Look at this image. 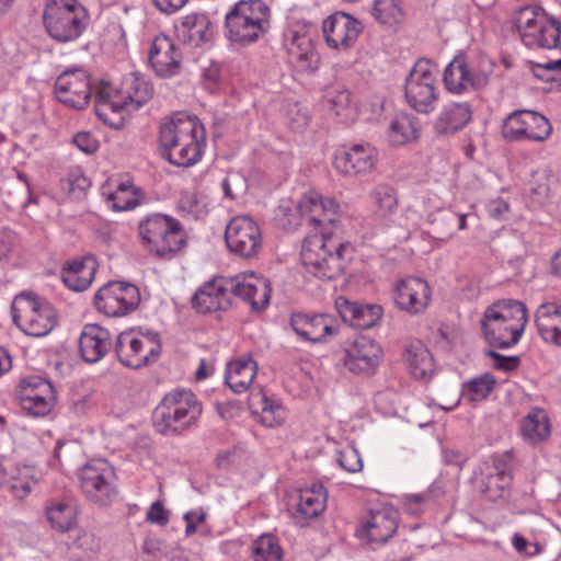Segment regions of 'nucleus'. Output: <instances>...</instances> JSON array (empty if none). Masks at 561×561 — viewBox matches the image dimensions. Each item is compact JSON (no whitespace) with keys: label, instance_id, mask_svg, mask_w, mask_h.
<instances>
[{"label":"nucleus","instance_id":"nucleus-28","mask_svg":"<svg viewBox=\"0 0 561 561\" xmlns=\"http://www.w3.org/2000/svg\"><path fill=\"white\" fill-rule=\"evenodd\" d=\"M102 195L107 205L116 211L134 209L140 203V192L129 175L107 179L102 186Z\"/></svg>","mask_w":561,"mask_h":561},{"label":"nucleus","instance_id":"nucleus-63","mask_svg":"<svg viewBox=\"0 0 561 561\" xmlns=\"http://www.w3.org/2000/svg\"><path fill=\"white\" fill-rule=\"evenodd\" d=\"M214 370V364L203 358L199 360L198 367L195 373V378L196 380H204L207 377L211 376Z\"/></svg>","mask_w":561,"mask_h":561},{"label":"nucleus","instance_id":"nucleus-33","mask_svg":"<svg viewBox=\"0 0 561 561\" xmlns=\"http://www.w3.org/2000/svg\"><path fill=\"white\" fill-rule=\"evenodd\" d=\"M80 485L85 491H100L112 486L116 479L114 467L105 459H92L78 472Z\"/></svg>","mask_w":561,"mask_h":561},{"label":"nucleus","instance_id":"nucleus-25","mask_svg":"<svg viewBox=\"0 0 561 561\" xmlns=\"http://www.w3.org/2000/svg\"><path fill=\"white\" fill-rule=\"evenodd\" d=\"M290 325L298 336L312 343L325 342L337 332L335 319L328 314L294 313Z\"/></svg>","mask_w":561,"mask_h":561},{"label":"nucleus","instance_id":"nucleus-51","mask_svg":"<svg viewBox=\"0 0 561 561\" xmlns=\"http://www.w3.org/2000/svg\"><path fill=\"white\" fill-rule=\"evenodd\" d=\"M421 341L419 339H410L404 341L402 359L411 373L417 377L420 366Z\"/></svg>","mask_w":561,"mask_h":561},{"label":"nucleus","instance_id":"nucleus-27","mask_svg":"<svg viewBox=\"0 0 561 561\" xmlns=\"http://www.w3.org/2000/svg\"><path fill=\"white\" fill-rule=\"evenodd\" d=\"M230 290L238 297L248 301L255 310L264 309L271 298L270 282L254 273L239 274L230 282Z\"/></svg>","mask_w":561,"mask_h":561},{"label":"nucleus","instance_id":"nucleus-12","mask_svg":"<svg viewBox=\"0 0 561 561\" xmlns=\"http://www.w3.org/2000/svg\"><path fill=\"white\" fill-rule=\"evenodd\" d=\"M140 301L139 288L128 282H108L94 294L95 309L111 318L130 314L139 307Z\"/></svg>","mask_w":561,"mask_h":561},{"label":"nucleus","instance_id":"nucleus-58","mask_svg":"<svg viewBox=\"0 0 561 561\" xmlns=\"http://www.w3.org/2000/svg\"><path fill=\"white\" fill-rule=\"evenodd\" d=\"M16 247V237L11 231L0 233V260L11 257Z\"/></svg>","mask_w":561,"mask_h":561},{"label":"nucleus","instance_id":"nucleus-3","mask_svg":"<svg viewBox=\"0 0 561 561\" xmlns=\"http://www.w3.org/2000/svg\"><path fill=\"white\" fill-rule=\"evenodd\" d=\"M528 323V310L522 301L503 299L489 306L481 319L486 342L499 348H510L522 339Z\"/></svg>","mask_w":561,"mask_h":561},{"label":"nucleus","instance_id":"nucleus-55","mask_svg":"<svg viewBox=\"0 0 561 561\" xmlns=\"http://www.w3.org/2000/svg\"><path fill=\"white\" fill-rule=\"evenodd\" d=\"M72 142L82 152L87 154L94 153L99 150V140L88 131H80L75 135Z\"/></svg>","mask_w":561,"mask_h":561},{"label":"nucleus","instance_id":"nucleus-2","mask_svg":"<svg viewBox=\"0 0 561 561\" xmlns=\"http://www.w3.org/2000/svg\"><path fill=\"white\" fill-rule=\"evenodd\" d=\"M354 249L337 232L314 231L302 241L300 262L306 273L324 280L340 277L347 268Z\"/></svg>","mask_w":561,"mask_h":561},{"label":"nucleus","instance_id":"nucleus-8","mask_svg":"<svg viewBox=\"0 0 561 561\" xmlns=\"http://www.w3.org/2000/svg\"><path fill=\"white\" fill-rule=\"evenodd\" d=\"M514 22L522 42L529 48L553 49L560 44L561 23L541 8H522Z\"/></svg>","mask_w":561,"mask_h":561},{"label":"nucleus","instance_id":"nucleus-13","mask_svg":"<svg viewBox=\"0 0 561 561\" xmlns=\"http://www.w3.org/2000/svg\"><path fill=\"white\" fill-rule=\"evenodd\" d=\"M378 150L368 142L337 148L332 157L334 170L345 178H360L375 171Z\"/></svg>","mask_w":561,"mask_h":561},{"label":"nucleus","instance_id":"nucleus-5","mask_svg":"<svg viewBox=\"0 0 561 561\" xmlns=\"http://www.w3.org/2000/svg\"><path fill=\"white\" fill-rule=\"evenodd\" d=\"M137 236L142 249L150 255L170 260L186 244L182 224L168 215L153 214L139 221Z\"/></svg>","mask_w":561,"mask_h":561},{"label":"nucleus","instance_id":"nucleus-1","mask_svg":"<svg viewBox=\"0 0 561 561\" xmlns=\"http://www.w3.org/2000/svg\"><path fill=\"white\" fill-rule=\"evenodd\" d=\"M158 141L161 157L171 165L192 168L206 153V128L197 116L179 112L160 123Z\"/></svg>","mask_w":561,"mask_h":561},{"label":"nucleus","instance_id":"nucleus-34","mask_svg":"<svg viewBox=\"0 0 561 561\" xmlns=\"http://www.w3.org/2000/svg\"><path fill=\"white\" fill-rule=\"evenodd\" d=\"M193 307L198 312L220 310L228 304L227 282L222 277L205 283L193 297Z\"/></svg>","mask_w":561,"mask_h":561},{"label":"nucleus","instance_id":"nucleus-40","mask_svg":"<svg viewBox=\"0 0 561 561\" xmlns=\"http://www.w3.org/2000/svg\"><path fill=\"white\" fill-rule=\"evenodd\" d=\"M291 514L297 522L318 517L327 506V493H291Z\"/></svg>","mask_w":561,"mask_h":561},{"label":"nucleus","instance_id":"nucleus-4","mask_svg":"<svg viewBox=\"0 0 561 561\" xmlns=\"http://www.w3.org/2000/svg\"><path fill=\"white\" fill-rule=\"evenodd\" d=\"M271 18V9L263 0H240L225 15V36L239 47L257 43L268 33Z\"/></svg>","mask_w":561,"mask_h":561},{"label":"nucleus","instance_id":"nucleus-22","mask_svg":"<svg viewBox=\"0 0 561 561\" xmlns=\"http://www.w3.org/2000/svg\"><path fill=\"white\" fill-rule=\"evenodd\" d=\"M253 419L265 428L283 427L289 417V411L284 403L263 389L252 390L248 399Z\"/></svg>","mask_w":561,"mask_h":561},{"label":"nucleus","instance_id":"nucleus-16","mask_svg":"<svg viewBox=\"0 0 561 561\" xmlns=\"http://www.w3.org/2000/svg\"><path fill=\"white\" fill-rule=\"evenodd\" d=\"M552 133L549 119L534 111H516L503 124L502 134L508 140L546 141Z\"/></svg>","mask_w":561,"mask_h":561},{"label":"nucleus","instance_id":"nucleus-15","mask_svg":"<svg viewBox=\"0 0 561 561\" xmlns=\"http://www.w3.org/2000/svg\"><path fill=\"white\" fill-rule=\"evenodd\" d=\"M298 210L301 218L317 231L337 232L340 229V205L334 198L310 191L300 198Z\"/></svg>","mask_w":561,"mask_h":561},{"label":"nucleus","instance_id":"nucleus-17","mask_svg":"<svg viewBox=\"0 0 561 561\" xmlns=\"http://www.w3.org/2000/svg\"><path fill=\"white\" fill-rule=\"evenodd\" d=\"M18 398L21 409L35 417L49 414L56 401L53 385L38 376L25 377L20 381Z\"/></svg>","mask_w":561,"mask_h":561},{"label":"nucleus","instance_id":"nucleus-32","mask_svg":"<svg viewBox=\"0 0 561 561\" xmlns=\"http://www.w3.org/2000/svg\"><path fill=\"white\" fill-rule=\"evenodd\" d=\"M111 347L110 332L99 324H85L79 337V350L87 363L102 359Z\"/></svg>","mask_w":561,"mask_h":561},{"label":"nucleus","instance_id":"nucleus-39","mask_svg":"<svg viewBox=\"0 0 561 561\" xmlns=\"http://www.w3.org/2000/svg\"><path fill=\"white\" fill-rule=\"evenodd\" d=\"M523 438L529 444L537 445L547 440L551 434V422L543 409H533L520 424Z\"/></svg>","mask_w":561,"mask_h":561},{"label":"nucleus","instance_id":"nucleus-26","mask_svg":"<svg viewBox=\"0 0 561 561\" xmlns=\"http://www.w3.org/2000/svg\"><path fill=\"white\" fill-rule=\"evenodd\" d=\"M95 111L99 118L107 126L121 129L124 127L129 113L125 101L115 94V88L102 82L96 92Z\"/></svg>","mask_w":561,"mask_h":561},{"label":"nucleus","instance_id":"nucleus-45","mask_svg":"<svg viewBox=\"0 0 561 561\" xmlns=\"http://www.w3.org/2000/svg\"><path fill=\"white\" fill-rule=\"evenodd\" d=\"M420 286L421 279L417 277L402 279L397 285L394 300L401 310L412 313L417 312Z\"/></svg>","mask_w":561,"mask_h":561},{"label":"nucleus","instance_id":"nucleus-29","mask_svg":"<svg viewBox=\"0 0 561 561\" xmlns=\"http://www.w3.org/2000/svg\"><path fill=\"white\" fill-rule=\"evenodd\" d=\"M398 528V512L388 505L371 508L363 522V530L371 542L383 543Z\"/></svg>","mask_w":561,"mask_h":561},{"label":"nucleus","instance_id":"nucleus-37","mask_svg":"<svg viewBox=\"0 0 561 561\" xmlns=\"http://www.w3.org/2000/svg\"><path fill=\"white\" fill-rule=\"evenodd\" d=\"M96 262L92 257L68 262L61 272L64 284L71 290L83 291L88 289L95 276Z\"/></svg>","mask_w":561,"mask_h":561},{"label":"nucleus","instance_id":"nucleus-38","mask_svg":"<svg viewBox=\"0 0 561 561\" xmlns=\"http://www.w3.org/2000/svg\"><path fill=\"white\" fill-rule=\"evenodd\" d=\"M257 374V365L251 357L230 360L226 369V382L236 393L245 392Z\"/></svg>","mask_w":561,"mask_h":561},{"label":"nucleus","instance_id":"nucleus-10","mask_svg":"<svg viewBox=\"0 0 561 561\" xmlns=\"http://www.w3.org/2000/svg\"><path fill=\"white\" fill-rule=\"evenodd\" d=\"M161 352L159 334L130 329L117 337L116 353L122 364L140 368L158 359Z\"/></svg>","mask_w":561,"mask_h":561},{"label":"nucleus","instance_id":"nucleus-53","mask_svg":"<svg viewBox=\"0 0 561 561\" xmlns=\"http://www.w3.org/2000/svg\"><path fill=\"white\" fill-rule=\"evenodd\" d=\"M423 113H428L434 110L435 103L438 100V91L434 81L430 76L423 72Z\"/></svg>","mask_w":561,"mask_h":561},{"label":"nucleus","instance_id":"nucleus-6","mask_svg":"<svg viewBox=\"0 0 561 561\" xmlns=\"http://www.w3.org/2000/svg\"><path fill=\"white\" fill-rule=\"evenodd\" d=\"M42 20L53 41L67 44L83 34L89 24V13L78 0H46Z\"/></svg>","mask_w":561,"mask_h":561},{"label":"nucleus","instance_id":"nucleus-42","mask_svg":"<svg viewBox=\"0 0 561 561\" xmlns=\"http://www.w3.org/2000/svg\"><path fill=\"white\" fill-rule=\"evenodd\" d=\"M371 13L378 23L394 26L404 22L408 10L401 0H375Z\"/></svg>","mask_w":561,"mask_h":561},{"label":"nucleus","instance_id":"nucleus-59","mask_svg":"<svg viewBox=\"0 0 561 561\" xmlns=\"http://www.w3.org/2000/svg\"><path fill=\"white\" fill-rule=\"evenodd\" d=\"M486 210L490 217L502 220L510 213V204L503 198H495L488 203Z\"/></svg>","mask_w":561,"mask_h":561},{"label":"nucleus","instance_id":"nucleus-11","mask_svg":"<svg viewBox=\"0 0 561 561\" xmlns=\"http://www.w3.org/2000/svg\"><path fill=\"white\" fill-rule=\"evenodd\" d=\"M317 30L306 21L290 23L285 33V47L290 62L302 72H312L320 65L316 48Z\"/></svg>","mask_w":561,"mask_h":561},{"label":"nucleus","instance_id":"nucleus-31","mask_svg":"<svg viewBox=\"0 0 561 561\" xmlns=\"http://www.w3.org/2000/svg\"><path fill=\"white\" fill-rule=\"evenodd\" d=\"M535 324L545 343L561 347V301L542 302L535 312Z\"/></svg>","mask_w":561,"mask_h":561},{"label":"nucleus","instance_id":"nucleus-61","mask_svg":"<svg viewBox=\"0 0 561 561\" xmlns=\"http://www.w3.org/2000/svg\"><path fill=\"white\" fill-rule=\"evenodd\" d=\"M187 0H153L154 5L164 13H173L180 10Z\"/></svg>","mask_w":561,"mask_h":561},{"label":"nucleus","instance_id":"nucleus-49","mask_svg":"<svg viewBox=\"0 0 561 561\" xmlns=\"http://www.w3.org/2000/svg\"><path fill=\"white\" fill-rule=\"evenodd\" d=\"M179 208L186 215L199 219L208 213V202L197 191H184L179 199Z\"/></svg>","mask_w":561,"mask_h":561},{"label":"nucleus","instance_id":"nucleus-9","mask_svg":"<svg viewBox=\"0 0 561 561\" xmlns=\"http://www.w3.org/2000/svg\"><path fill=\"white\" fill-rule=\"evenodd\" d=\"M12 312L15 324L31 336H44L56 325V312L53 307L28 294H21L14 298Z\"/></svg>","mask_w":561,"mask_h":561},{"label":"nucleus","instance_id":"nucleus-36","mask_svg":"<svg viewBox=\"0 0 561 561\" xmlns=\"http://www.w3.org/2000/svg\"><path fill=\"white\" fill-rule=\"evenodd\" d=\"M472 118V110L466 102L446 105L433 124L439 135H453L467 126Z\"/></svg>","mask_w":561,"mask_h":561},{"label":"nucleus","instance_id":"nucleus-54","mask_svg":"<svg viewBox=\"0 0 561 561\" xmlns=\"http://www.w3.org/2000/svg\"><path fill=\"white\" fill-rule=\"evenodd\" d=\"M529 192L536 201L547 196L549 192V176L546 172H535L531 175Z\"/></svg>","mask_w":561,"mask_h":561},{"label":"nucleus","instance_id":"nucleus-30","mask_svg":"<svg viewBox=\"0 0 561 561\" xmlns=\"http://www.w3.org/2000/svg\"><path fill=\"white\" fill-rule=\"evenodd\" d=\"M335 308L344 322L359 330L373 328L382 316L379 305L357 304L342 296L336 298Z\"/></svg>","mask_w":561,"mask_h":561},{"label":"nucleus","instance_id":"nucleus-19","mask_svg":"<svg viewBox=\"0 0 561 561\" xmlns=\"http://www.w3.org/2000/svg\"><path fill=\"white\" fill-rule=\"evenodd\" d=\"M55 93L59 102L69 107L82 110L91 100V77L82 68L68 69L56 79Z\"/></svg>","mask_w":561,"mask_h":561},{"label":"nucleus","instance_id":"nucleus-64","mask_svg":"<svg viewBox=\"0 0 561 561\" xmlns=\"http://www.w3.org/2000/svg\"><path fill=\"white\" fill-rule=\"evenodd\" d=\"M421 507L419 494H411L407 496L404 508L409 514H419Z\"/></svg>","mask_w":561,"mask_h":561},{"label":"nucleus","instance_id":"nucleus-14","mask_svg":"<svg viewBox=\"0 0 561 561\" xmlns=\"http://www.w3.org/2000/svg\"><path fill=\"white\" fill-rule=\"evenodd\" d=\"M225 239L230 252L245 257H255L263 245L260 225L250 216L239 215L230 219Z\"/></svg>","mask_w":561,"mask_h":561},{"label":"nucleus","instance_id":"nucleus-23","mask_svg":"<svg viewBox=\"0 0 561 561\" xmlns=\"http://www.w3.org/2000/svg\"><path fill=\"white\" fill-rule=\"evenodd\" d=\"M321 107L329 117L344 125L353 124L359 116L356 96L342 87L328 88L322 96Z\"/></svg>","mask_w":561,"mask_h":561},{"label":"nucleus","instance_id":"nucleus-43","mask_svg":"<svg viewBox=\"0 0 561 561\" xmlns=\"http://www.w3.org/2000/svg\"><path fill=\"white\" fill-rule=\"evenodd\" d=\"M419 119L408 114H399L388 131L389 141L394 146L405 145L417 138Z\"/></svg>","mask_w":561,"mask_h":561},{"label":"nucleus","instance_id":"nucleus-18","mask_svg":"<svg viewBox=\"0 0 561 561\" xmlns=\"http://www.w3.org/2000/svg\"><path fill=\"white\" fill-rule=\"evenodd\" d=\"M344 354V366L354 375H374L383 359L381 345L366 335L347 343Z\"/></svg>","mask_w":561,"mask_h":561},{"label":"nucleus","instance_id":"nucleus-21","mask_svg":"<svg viewBox=\"0 0 561 561\" xmlns=\"http://www.w3.org/2000/svg\"><path fill=\"white\" fill-rule=\"evenodd\" d=\"M360 32V23L344 12H335L322 22L324 42L332 50L347 51L354 46Z\"/></svg>","mask_w":561,"mask_h":561},{"label":"nucleus","instance_id":"nucleus-48","mask_svg":"<svg viewBox=\"0 0 561 561\" xmlns=\"http://www.w3.org/2000/svg\"><path fill=\"white\" fill-rule=\"evenodd\" d=\"M254 561H283V549L272 535L261 536L253 546Z\"/></svg>","mask_w":561,"mask_h":561},{"label":"nucleus","instance_id":"nucleus-56","mask_svg":"<svg viewBox=\"0 0 561 561\" xmlns=\"http://www.w3.org/2000/svg\"><path fill=\"white\" fill-rule=\"evenodd\" d=\"M66 184L69 192H84L91 185L90 180L80 169H73L68 173Z\"/></svg>","mask_w":561,"mask_h":561},{"label":"nucleus","instance_id":"nucleus-57","mask_svg":"<svg viewBox=\"0 0 561 561\" xmlns=\"http://www.w3.org/2000/svg\"><path fill=\"white\" fill-rule=\"evenodd\" d=\"M514 456L512 453H504L494 458V467L501 480L510 478V472L513 467Z\"/></svg>","mask_w":561,"mask_h":561},{"label":"nucleus","instance_id":"nucleus-47","mask_svg":"<svg viewBox=\"0 0 561 561\" xmlns=\"http://www.w3.org/2000/svg\"><path fill=\"white\" fill-rule=\"evenodd\" d=\"M496 379L491 374H483L462 386V398L470 402L485 400L494 389Z\"/></svg>","mask_w":561,"mask_h":561},{"label":"nucleus","instance_id":"nucleus-7","mask_svg":"<svg viewBox=\"0 0 561 561\" xmlns=\"http://www.w3.org/2000/svg\"><path fill=\"white\" fill-rule=\"evenodd\" d=\"M202 412V403L192 391L174 390L157 405L152 422L159 433L174 434L195 424Z\"/></svg>","mask_w":561,"mask_h":561},{"label":"nucleus","instance_id":"nucleus-50","mask_svg":"<svg viewBox=\"0 0 561 561\" xmlns=\"http://www.w3.org/2000/svg\"><path fill=\"white\" fill-rule=\"evenodd\" d=\"M419 61H416L407 78L404 85V94L407 102L417 113L421 96V72L417 70Z\"/></svg>","mask_w":561,"mask_h":561},{"label":"nucleus","instance_id":"nucleus-60","mask_svg":"<svg viewBox=\"0 0 561 561\" xmlns=\"http://www.w3.org/2000/svg\"><path fill=\"white\" fill-rule=\"evenodd\" d=\"M147 519L152 524L164 526L169 522V512L160 502H154L147 512Z\"/></svg>","mask_w":561,"mask_h":561},{"label":"nucleus","instance_id":"nucleus-20","mask_svg":"<svg viewBox=\"0 0 561 561\" xmlns=\"http://www.w3.org/2000/svg\"><path fill=\"white\" fill-rule=\"evenodd\" d=\"M488 81L489 72L481 66L468 61L463 55L456 56L444 71L446 89L456 94L480 89Z\"/></svg>","mask_w":561,"mask_h":561},{"label":"nucleus","instance_id":"nucleus-62","mask_svg":"<svg viewBox=\"0 0 561 561\" xmlns=\"http://www.w3.org/2000/svg\"><path fill=\"white\" fill-rule=\"evenodd\" d=\"M185 520L187 522L186 525V534H193L196 529V525L202 523L205 519V514L203 512H187L184 515Z\"/></svg>","mask_w":561,"mask_h":561},{"label":"nucleus","instance_id":"nucleus-44","mask_svg":"<svg viewBox=\"0 0 561 561\" xmlns=\"http://www.w3.org/2000/svg\"><path fill=\"white\" fill-rule=\"evenodd\" d=\"M180 31L186 39L198 45L209 39L210 22L205 14H187L182 19Z\"/></svg>","mask_w":561,"mask_h":561},{"label":"nucleus","instance_id":"nucleus-52","mask_svg":"<svg viewBox=\"0 0 561 561\" xmlns=\"http://www.w3.org/2000/svg\"><path fill=\"white\" fill-rule=\"evenodd\" d=\"M337 461L340 466L348 472H358L363 468V460L358 450L347 446L339 451Z\"/></svg>","mask_w":561,"mask_h":561},{"label":"nucleus","instance_id":"nucleus-46","mask_svg":"<svg viewBox=\"0 0 561 561\" xmlns=\"http://www.w3.org/2000/svg\"><path fill=\"white\" fill-rule=\"evenodd\" d=\"M368 203L371 211L380 218L391 215L398 206L393 190L385 185L377 186L370 192Z\"/></svg>","mask_w":561,"mask_h":561},{"label":"nucleus","instance_id":"nucleus-35","mask_svg":"<svg viewBox=\"0 0 561 561\" xmlns=\"http://www.w3.org/2000/svg\"><path fill=\"white\" fill-rule=\"evenodd\" d=\"M115 94L125 101L127 107L133 112L152 98L153 88L145 77L130 73L124 79L121 89H115Z\"/></svg>","mask_w":561,"mask_h":561},{"label":"nucleus","instance_id":"nucleus-41","mask_svg":"<svg viewBox=\"0 0 561 561\" xmlns=\"http://www.w3.org/2000/svg\"><path fill=\"white\" fill-rule=\"evenodd\" d=\"M46 514L51 527L65 533L75 527L78 510L71 500L62 499L48 505Z\"/></svg>","mask_w":561,"mask_h":561},{"label":"nucleus","instance_id":"nucleus-24","mask_svg":"<svg viewBox=\"0 0 561 561\" xmlns=\"http://www.w3.org/2000/svg\"><path fill=\"white\" fill-rule=\"evenodd\" d=\"M149 62L159 77L170 78L180 72L182 54L171 37L161 34L152 41Z\"/></svg>","mask_w":561,"mask_h":561}]
</instances>
